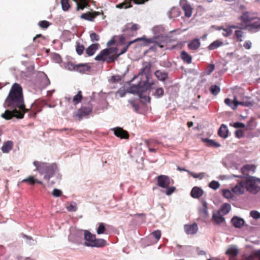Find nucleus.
I'll use <instances>...</instances> for the list:
<instances>
[{
	"mask_svg": "<svg viewBox=\"0 0 260 260\" xmlns=\"http://www.w3.org/2000/svg\"><path fill=\"white\" fill-rule=\"evenodd\" d=\"M4 106L7 110L2 114V117L6 120L13 117L23 118L24 114L27 112L28 109L25 108L22 88L19 84L15 83L12 85Z\"/></svg>",
	"mask_w": 260,
	"mask_h": 260,
	"instance_id": "1",
	"label": "nucleus"
},
{
	"mask_svg": "<svg viewBox=\"0 0 260 260\" xmlns=\"http://www.w3.org/2000/svg\"><path fill=\"white\" fill-rule=\"evenodd\" d=\"M141 40L144 41V45L154 43V46L151 47L153 49V48L156 49L157 47L160 48L166 47L168 42V38L167 36L160 35L151 39H146L144 37L137 38L133 41H129L120 52H118V49L115 47L104 49L95 56L94 59L96 61H102L103 62H107L108 63L113 62L121 55L127 51L128 47L131 44Z\"/></svg>",
	"mask_w": 260,
	"mask_h": 260,
	"instance_id": "2",
	"label": "nucleus"
},
{
	"mask_svg": "<svg viewBox=\"0 0 260 260\" xmlns=\"http://www.w3.org/2000/svg\"><path fill=\"white\" fill-rule=\"evenodd\" d=\"M152 63L150 61H143L142 68L138 75L135 76L132 81L135 79L139 77L140 81L137 84H132L129 88V92L132 93L138 94L140 98H142L144 92L150 90L152 85L154 84L153 81H150L151 78V69Z\"/></svg>",
	"mask_w": 260,
	"mask_h": 260,
	"instance_id": "3",
	"label": "nucleus"
},
{
	"mask_svg": "<svg viewBox=\"0 0 260 260\" xmlns=\"http://www.w3.org/2000/svg\"><path fill=\"white\" fill-rule=\"evenodd\" d=\"M33 164L40 174H44V178L48 181L53 176L55 171L57 169V166L55 164H48L38 161H34Z\"/></svg>",
	"mask_w": 260,
	"mask_h": 260,
	"instance_id": "4",
	"label": "nucleus"
},
{
	"mask_svg": "<svg viewBox=\"0 0 260 260\" xmlns=\"http://www.w3.org/2000/svg\"><path fill=\"white\" fill-rule=\"evenodd\" d=\"M85 245L88 247H102L106 245V241L102 239H96L95 235L85 231L84 232Z\"/></svg>",
	"mask_w": 260,
	"mask_h": 260,
	"instance_id": "5",
	"label": "nucleus"
},
{
	"mask_svg": "<svg viewBox=\"0 0 260 260\" xmlns=\"http://www.w3.org/2000/svg\"><path fill=\"white\" fill-rule=\"evenodd\" d=\"M260 183V179L249 176L244 181L245 187L247 191L252 193H256L260 190V187L257 184Z\"/></svg>",
	"mask_w": 260,
	"mask_h": 260,
	"instance_id": "6",
	"label": "nucleus"
},
{
	"mask_svg": "<svg viewBox=\"0 0 260 260\" xmlns=\"http://www.w3.org/2000/svg\"><path fill=\"white\" fill-rule=\"evenodd\" d=\"M92 108L91 106H82L77 112H75L73 117L76 120H81L84 117L88 116L92 112Z\"/></svg>",
	"mask_w": 260,
	"mask_h": 260,
	"instance_id": "7",
	"label": "nucleus"
},
{
	"mask_svg": "<svg viewBox=\"0 0 260 260\" xmlns=\"http://www.w3.org/2000/svg\"><path fill=\"white\" fill-rule=\"evenodd\" d=\"M157 184L161 188H168L171 184V178L166 175H160L157 177Z\"/></svg>",
	"mask_w": 260,
	"mask_h": 260,
	"instance_id": "8",
	"label": "nucleus"
},
{
	"mask_svg": "<svg viewBox=\"0 0 260 260\" xmlns=\"http://www.w3.org/2000/svg\"><path fill=\"white\" fill-rule=\"evenodd\" d=\"M180 5L187 17H190L192 15L193 8L186 0H181Z\"/></svg>",
	"mask_w": 260,
	"mask_h": 260,
	"instance_id": "9",
	"label": "nucleus"
},
{
	"mask_svg": "<svg viewBox=\"0 0 260 260\" xmlns=\"http://www.w3.org/2000/svg\"><path fill=\"white\" fill-rule=\"evenodd\" d=\"M102 15H104V13L102 11L101 12H98V11H93L92 12H87L85 13H83L81 16L80 18L81 19L93 22L94 20V19L98 16Z\"/></svg>",
	"mask_w": 260,
	"mask_h": 260,
	"instance_id": "10",
	"label": "nucleus"
},
{
	"mask_svg": "<svg viewBox=\"0 0 260 260\" xmlns=\"http://www.w3.org/2000/svg\"><path fill=\"white\" fill-rule=\"evenodd\" d=\"M252 105L253 103L250 101V98L249 97L246 96L243 99L242 101H238L237 100V98L235 96L234 107H233V110H236L239 105L245 107H249L252 106Z\"/></svg>",
	"mask_w": 260,
	"mask_h": 260,
	"instance_id": "11",
	"label": "nucleus"
},
{
	"mask_svg": "<svg viewBox=\"0 0 260 260\" xmlns=\"http://www.w3.org/2000/svg\"><path fill=\"white\" fill-rule=\"evenodd\" d=\"M212 220L214 224L219 225L224 222L225 218L220 211H215L212 214Z\"/></svg>",
	"mask_w": 260,
	"mask_h": 260,
	"instance_id": "12",
	"label": "nucleus"
},
{
	"mask_svg": "<svg viewBox=\"0 0 260 260\" xmlns=\"http://www.w3.org/2000/svg\"><path fill=\"white\" fill-rule=\"evenodd\" d=\"M112 131L114 132V135L121 139H127L129 138V135L127 131L124 130L122 128L117 127L113 128Z\"/></svg>",
	"mask_w": 260,
	"mask_h": 260,
	"instance_id": "13",
	"label": "nucleus"
},
{
	"mask_svg": "<svg viewBox=\"0 0 260 260\" xmlns=\"http://www.w3.org/2000/svg\"><path fill=\"white\" fill-rule=\"evenodd\" d=\"M245 188L244 180H242L232 188V191L236 194H242L244 192Z\"/></svg>",
	"mask_w": 260,
	"mask_h": 260,
	"instance_id": "14",
	"label": "nucleus"
},
{
	"mask_svg": "<svg viewBox=\"0 0 260 260\" xmlns=\"http://www.w3.org/2000/svg\"><path fill=\"white\" fill-rule=\"evenodd\" d=\"M236 29L233 36V40L236 42H242L244 36V32L242 30L243 28L240 27V28Z\"/></svg>",
	"mask_w": 260,
	"mask_h": 260,
	"instance_id": "15",
	"label": "nucleus"
},
{
	"mask_svg": "<svg viewBox=\"0 0 260 260\" xmlns=\"http://www.w3.org/2000/svg\"><path fill=\"white\" fill-rule=\"evenodd\" d=\"M201 202L202 204V207L200 208L199 209V214L201 217L206 218L208 216V204L204 200H202Z\"/></svg>",
	"mask_w": 260,
	"mask_h": 260,
	"instance_id": "16",
	"label": "nucleus"
},
{
	"mask_svg": "<svg viewBox=\"0 0 260 260\" xmlns=\"http://www.w3.org/2000/svg\"><path fill=\"white\" fill-rule=\"evenodd\" d=\"M255 18V16L253 15V14H252L250 13L249 12H244L242 16L240 17V20H241V21L244 23L246 24L252 20L254 19Z\"/></svg>",
	"mask_w": 260,
	"mask_h": 260,
	"instance_id": "17",
	"label": "nucleus"
},
{
	"mask_svg": "<svg viewBox=\"0 0 260 260\" xmlns=\"http://www.w3.org/2000/svg\"><path fill=\"white\" fill-rule=\"evenodd\" d=\"M76 3V10L77 11H79L80 10H83L85 8H87L89 6L88 5V0H73Z\"/></svg>",
	"mask_w": 260,
	"mask_h": 260,
	"instance_id": "18",
	"label": "nucleus"
},
{
	"mask_svg": "<svg viewBox=\"0 0 260 260\" xmlns=\"http://www.w3.org/2000/svg\"><path fill=\"white\" fill-rule=\"evenodd\" d=\"M233 225L236 228H241L244 224L245 221L243 218L237 216L233 217L231 219Z\"/></svg>",
	"mask_w": 260,
	"mask_h": 260,
	"instance_id": "19",
	"label": "nucleus"
},
{
	"mask_svg": "<svg viewBox=\"0 0 260 260\" xmlns=\"http://www.w3.org/2000/svg\"><path fill=\"white\" fill-rule=\"evenodd\" d=\"M198 230V225L196 223L184 225V230L187 234H194L197 232Z\"/></svg>",
	"mask_w": 260,
	"mask_h": 260,
	"instance_id": "20",
	"label": "nucleus"
},
{
	"mask_svg": "<svg viewBox=\"0 0 260 260\" xmlns=\"http://www.w3.org/2000/svg\"><path fill=\"white\" fill-rule=\"evenodd\" d=\"M90 70V67L87 63L77 64L76 71L84 74Z\"/></svg>",
	"mask_w": 260,
	"mask_h": 260,
	"instance_id": "21",
	"label": "nucleus"
},
{
	"mask_svg": "<svg viewBox=\"0 0 260 260\" xmlns=\"http://www.w3.org/2000/svg\"><path fill=\"white\" fill-rule=\"evenodd\" d=\"M203 194V190L198 186H194L192 188L190 194L193 198L198 199L201 197Z\"/></svg>",
	"mask_w": 260,
	"mask_h": 260,
	"instance_id": "22",
	"label": "nucleus"
},
{
	"mask_svg": "<svg viewBox=\"0 0 260 260\" xmlns=\"http://www.w3.org/2000/svg\"><path fill=\"white\" fill-rule=\"evenodd\" d=\"M154 75L158 80L161 81H165L168 78V73L159 70H156Z\"/></svg>",
	"mask_w": 260,
	"mask_h": 260,
	"instance_id": "23",
	"label": "nucleus"
},
{
	"mask_svg": "<svg viewBox=\"0 0 260 260\" xmlns=\"http://www.w3.org/2000/svg\"><path fill=\"white\" fill-rule=\"evenodd\" d=\"M201 46V43L199 39H194L189 42L188 48L190 50H196Z\"/></svg>",
	"mask_w": 260,
	"mask_h": 260,
	"instance_id": "24",
	"label": "nucleus"
},
{
	"mask_svg": "<svg viewBox=\"0 0 260 260\" xmlns=\"http://www.w3.org/2000/svg\"><path fill=\"white\" fill-rule=\"evenodd\" d=\"M13 145V142L10 140L4 142L2 147V151L3 153H9L12 149Z\"/></svg>",
	"mask_w": 260,
	"mask_h": 260,
	"instance_id": "25",
	"label": "nucleus"
},
{
	"mask_svg": "<svg viewBox=\"0 0 260 260\" xmlns=\"http://www.w3.org/2000/svg\"><path fill=\"white\" fill-rule=\"evenodd\" d=\"M99 44H92L90 45L85 50L86 53L89 56L93 55L98 49Z\"/></svg>",
	"mask_w": 260,
	"mask_h": 260,
	"instance_id": "26",
	"label": "nucleus"
},
{
	"mask_svg": "<svg viewBox=\"0 0 260 260\" xmlns=\"http://www.w3.org/2000/svg\"><path fill=\"white\" fill-rule=\"evenodd\" d=\"M202 141L206 143V145L208 147L217 148L220 147V144L215 141L209 139L208 138H203L202 139Z\"/></svg>",
	"mask_w": 260,
	"mask_h": 260,
	"instance_id": "27",
	"label": "nucleus"
},
{
	"mask_svg": "<svg viewBox=\"0 0 260 260\" xmlns=\"http://www.w3.org/2000/svg\"><path fill=\"white\" fill-rule=\"evenodd\" d=\"M229 131L227 126L224 124H221L218 131V135L223 138H226L228 136Z\"/></svg>",
	"mask_w": 260,
	"mask_h": 260,
	"instance_id": "28",
	"label": "nucleus"
},
{
	"mask_svg": "<svg viewBox=\"0 0 260 260\" xmlns=\"http://www.w3.org/2000/svg\"><path fill=\"white\" fill-rule=\"evenodd\" d=\"M180 58L184 62L189 64L192 61V57L185 51H181L180 53Z\"/></svg>",
	"mask_w": 260,
	"mask_h": 260,
	"instance_id": "29",
	"label": "nucleus"
},
{
	"mask_svg": "<svg viewBox=\"0 0 260 260\" xmlns=\"http://www.w3.org/2000/svg\"><path fill=\"white\" fill-rule=\"evenodd\" d=\"M134 0H124L122 3L116 5V8L119 9H127L132 7V2Z\"/></svg>",
	"mask_w": 260,
	"mask_h": 260,
	"instance_id": "30",
	"label": "nucleus"
},
{
	"mask_svg": "<svg viewBox=\"0 0 260 260\" xmlns=\"http://www.w3.org/2000/svg\"><path fill=\"white\" fill-rule=\"evenodd\" d=\"M240 28V26L236 25H229L227 28H222L223 30L225 32V34H223L224 37H230L233 33L232 29Z\"/></svg>",
	"mask_w": 260,
	"mask_h": 260,
	"instance_id": "31",
	"label": "nucleus"
},
{
	"mask_svg": "<svg viewBox=\"0 0 260 260\" xmlns=\"http://www.w3.org/2000/svg\"><path fill=\"white\" fill-rule=\"evenodd\" d=\"M256 166L254 165H246L242 167L241 171L243 174H245L250 171L254 172Z\"/></svg>",
	"mask_w": 260,
	"mask_h": 260,
	"instance_id": "32",
	"label": "nucleus"
},
{
	"mask_svg": "<svg viewBox=\"0 0 260 260\" xmlns=\"http://www.w3.org/2000/svg\"><path fill=\"white\" fill-rule=\"evenodd\" d=\"M231 205L228 203H224L222 205L220 209L219 210L220 213H222L223 215L228 214L231 210Z\"/></svg>",
	"mask_w": 260,
	"mask_h": 260,
	"instance_id": "33",
	"label": "nucleus"
},
{
	"mask_svg": "<svg viewBox=\"0 0 260 260\" xmlns=\"http://www.w3.org/2000/svg\"><path fill=\"white\" fill-rule=\"evenodd\" d=\"M82 98V91H78L77 94L73 97V102L75 105H77L81 102Z\"/></svg>",
	"mask_w": 260,
	"mask_h": 260,
	"instance_id": "34",
	"label": "nucleus"
},
{
	"mask_svg": "<svg viewBox=\"0 0 260 260\" xmlns=\"http://www.w3.org/2000/svg\"><path fill=\"white\" fill-rule=\"evenodd\" d=\"M77 64L73 62L69 61L65 63L64 68L70 71H76Z\"/></svg>",
	"mask_w": 260,
	"mask_h": 260,
	"instance_id": "35",
	"label": "nucleus"
},
{
	"mask_svg": "<svg viewBox=\"0 0 260 260\" xmlns=\"http://www.w3.org/2000/svg\"><path fill=\"white\" fill-rule=\"evenodd\" d=\"M223 44V42L219 40H216L212 42L208 47L209 50H214Z\"/></svg>",
	"mask_w": 260,
	"mask_h": 260,
	"instance_id": "36",
	"label": "nucleus"
},
{
	"mask_svg": "<svg viewBox=\"0 0 260 260\" xmlns=\"http://www.w3.org/2000/svg\"><path fill=\"white\" fill-rule=\"evenodd\" d=\"M145 143L147 146L155 147L158 145L160 144V143L156 140L151 139L146 140Z\"/></svg>",
	"mask_w": 260,
	"mask_h": 260,
	"instance_id": "37",
	"label": "nucleus"
},
{
	"mask_svg": "<svg viewBox=\"0 0 260 260\" xmlns=\"http://www.w3.org/2000/svg\"><path fill=\"white\" fill-rule=\"evenodd\" d=\"M42 110L41 108L36 103H34L31 105V111L34 112L33 117H36L37 113L40 112Z\"/></svg>",
	"mask_w": 260,
	"mask_h": 260,
	"instance_id": "38",
	"label": "nucleus"
},
{
	"mask_svg": "<svg viewBox=\"0 0 260 260\" xmlns=\"http://www.w3.org/2000/svg\"><path fill=\"white\" fill-rule=\"evenodd\" d=\"M238 253V250L235 247H231L228 249L226 252V254L232 256H236Z\"/></svg>",
	"mask_w": 260,
	"mask_h": 260,
	"instance_id": "39",
	"label": "nucleus"
},
{
	"mask_svg": "<svg viewBox=\"0 0 260 260\" xmlns=\"http://www.w3.org/2000/svg\"><path fill=\"white\" fill-rule=\"evenodd\" d=\"M61 5L62 9L64 11H68L71 7L69 0H61Z\"/></svg>",
	"mask_w": 260,
	"mask_h": 260,
	"instance_id": "40",
	"label": "nucleus"
},
{
	"mask_svg": "<svg viewBox=\"0 0 260 260\" xmlns=\"http://www.w3.org/2000/svg\"><path fill=\"white\" fill-rule=\"evenodd\" d=\"M188 174L193 177L194 178H198L202 179L205 177V173H200L198 174L195 173L193 172L188 171Z\"/></svg>",
	"mask_w": 260,
	"mask_h": 260,
	"instance_id": "41",
	"label": "nucleus"
},
{
	"mask_svg": "<svg viewBox=\"0 0 260 260\" xmlns=\"http://www.w3.org/2000/svg\"><path fill=\"white\" fill-rule=\"evenodd\" d=\"M210 92L214 95H216L220 90V87L216 85H212L210 88Z\"/></svg>",
	"mask_w": 260,
	"mask_h": 260,
	"instance_id": "42",
	"label": "nucleus"
},
{
	"mask_svg": "<svg viewBox=\"0 0 260 260\" xmlns=\"http://www.w3.org/2000/svg\"><path fill=\"white\" fill-rule=\"evenodd\" d=\"M84 50V47L83 45L80 44V43H77L76 46V51L78 55H82Z\"/></svg>",
	"mask_w": 260,
	"mask_h": 260,
	"instance_id": "43",
	"label": "nucleus"
},
{
	"mask_svg": "<svg viewBox=\"0 0 260 260\" xmlns=\"http://www.w3.org/2000/svg\"><path fill=\"white\" fill-rule=\"evenodd\" d=\"M233 192L229 189H223L222 194L226 199H232L234 197Z\"/></svg>",
	"mask_w": 260,
	"mask_h": 260,
	"instance_id": "44",
	"label": "nucleus"
},
{
	"mask_svg": "<svg viewBox=\"0 0 260 260\" xmlns=\"http://www.w3.org/2000/svg\"><path fill=\"white\" fill-rule=\"evenodd\" d=\"M164 93V90L162 88L159 87L156 89L153 95L157 98L161 97Z\"/></svg>",
	"mask_w": 260,
	"mask_h": 260,
	"instance_id": "45",
	"label": "nucleus"
},
{
	"mask_svg": "<svg viewBox=\"0 0 260 260\" xmlns=\"http://www.w3.org/2000/svg\"><path fill=\"white\" fill-rule=\"evenodd\" d=\"M106 231V228L103 223H100L97 229L96 232L99 235L104 234Z\"/></svg>",
	"mask_w": 260,
	"mask_h": 260,
	"instance_id": "46",
	"label": "nucleus"
},
{
	"mask_svg": "<svg viewBox=\"0 0 260 260\" xmlns=\"http://www.w3.org/2000/svg\"><path fill=\"white\" fill-rule=\"evenodd\" d=\"M22 182H27L29 184L34 185L36 183V179L33 176H29L28 178L23 179Z\"/></svg>",
	"mask_w": 260,
	"mask_h": 260,
	"instance_id": "47",
	"label": "nucleus"
},
{
	"mask_svg": "<svg viewBox=\"0 0 260 260\" xmlns=\"http://www.w3.org/2000/svg\"><path fill=\"white\" fill-rule=\"evenodd\" d=\"M209 186L210 188L216 190L219 187L220 184H219V182L217 181H212L209 183Z\"/></svg>",
	"mask_w": 260,
	"mask_h": 260,
	"instance_id": "48",
	"label": "nucleus"
},
{
	"mask_svg": "<svg viewBox=\"0 0 260 260\" xmlns=\"http://www.w3.org/2000/svg\"><path fill=\"white\" fill-rule=\"evenodd\" d=\"M39 25L42 28L45 29L47 28L50 25V23L48 21L46 20L41 21L38 23Z\"/></svg>",
	"mask_w": 260,
	"mask_h": 260,
	"instance_id": "49",
	"label": "nucleus"
},
{
	"mask_svg": "<svg viewBox=\"0 0 260 260\" xmlns=\"http://www.w3.org/2000/svg\"><path fill=\"white\" fill-rule=\"evenodd\" d=\"M250 215L253 219H257L260 218V213L256 210H253V211H250Z\"/></svg>",
	"mask_w": 260,
	"mask_h": 260,
	"instance_id": "50",
	"label": "nucleus"
},
{
	"mask_svg": "<svg viewBox=\"0 0 260 260\" xmlns=\"http://www.w3.org/2000/svg\"><path fill=\"white\" fill-rule=\"evenodd\" d=\"M151 234L157 240H158L160 238L161 235V231L160 230L153 231Z\"/></svg>",
	"mask_w": 260,
	"mask_h": 260,
	"instance_id": "51",
	"label": "nucleus"
},
{
	"mask_svg": "<svg viewBox=\"0 0 260 260\" xmlns=\"http://www.w3.org/2000/svg\"><path fill=\"white\" fill-rule=\"evenodd\" d=\"M62 191L58 189L55 188L52 190V194L54 197H59L62 195Z\"/></svg>",
	"mask_w": 260,
	"mask_h": 260,
	"instance_id": "52",
	"label": "nucleus"
},
{
	"mask_svg": "<svg viewBox=\"0 0 260 260\" xmlns=\"http://www.w3.org/2000/svg\"><path fill=\"white\" fill-rule=\"evenodd\" d=\"M90 37L92 42L98 41L100 40V36L95 32L91 33Z\"/></svg>",
	"mask_w": 260,
	"mask_h": 260,
	"instance_id": "53",
	"label": "nucleus"
},
{
	"mask_svg": "<svg viewBox=\"0 0 260 260\" xmlns=\"http://www.w3.org/2000/svg\"><path fill=\"white\" fill-rule=\"evenodd\" d=\"M166 188L167 189L166 190V194L167 196L171 195L172 193H173L175 191V190L176 189V188L174 186H171V187L168 186V188Z\"/></svg>",
	"mask_w": 260,
	"mask_h": 260,
	"instance_id": "54",
	"label": "nucleus"
},
{
	"mask_svg": "<svg viewBox=\"0 0 260 260\" xmlns=\"http://www.w3.org/2000/svg\"><path fill=\"white\" fill-rule=\"evenodd\" d=\"M128 103L131 105V106L135 109L136 111H138L139 110V106L137 103L134 100H131L128 101Z\"/></svg>",
	"mask_w": 260,
	"mask_h": 260,
	"instance_id": "55",
	"label": "nucleus"
},
{
	"mask_svg": "<svg viewBox=\"0 0 260 260\" xmlns=\"http://www.w3.org/2000/svg\"><path fill=\"white\" fill-rule=\"evenodd\" d=\"M224 103L233 109L234 107V100L232 101L230 99L226 98L224 100Z\"/></svg>",
	"mask_w": 260,
	"mask_h": 260,
	"instance_id": "56",
	"label": "nucleus"
},
{
	"mask_svg": "<svg viewBox=\"0 0 260 260\" xmlns=\"http://www.w3.org/2000/svg\"><path fill=\"white\" fill-rule=\"evenodd\" d=\"M243 46L246 49H250L252 46V43L250 41L247 40L244 43Z\"/></svg>",
	"mask_w": 260,
	"mask_h": 260,
	"instance_id": "57",
	"label": "nucleus"
},
{
	"mask_svg": "<svg viewBox=\"0 0 260 260\" xmlns=\"http://www.w3.org/2000/svg\"><path fill=\"white\" fill-rule=\"evenodd\" d=\"M249 26L253 28L260 29V20H258L257 21L251 23V24L249 25Z\"/></svg>",
	"mask_w": 260,
	"mask_h": 260,
	"instance_id": "58",
	"label": "nucleus"
},
{
	"mask_svg": "<svg viewBox=\"0 0 260 260\" xmlns=\"http://www.w3.org/2000/svg\"><path fill=\"white\" fill-rule=\"evenodd\" d=\"M235 135L238 138H242L244 136L243 131L241 129L237 130L235 132Z\"/></svg>",
	"mask_w": 260,
	"mask_h": 260,
	"instance_id": "59",
	"label": "nucleus"
},
{
	"mask_svg": "<svg viewBox=\"0 0 260 260\" xmlns=\"http://www.w3.org/2000/svg\"><path fill=\"white\" fill-rule=\"evenodd\" d=\"M234 126L236 128H244L245 124L242 122H236L234 123Z\"/></svg>",
	"mask_w": 260,
	"mask_h": 260,
	"instance_id": "60",
	"label": "nucleus"
},
{
	"mask_svg": "<svg viewBox=\"0 0 260 260\" xmlns=\"http://www.w3.org/2000/svg\"><path fill=\"white\" fill-rule=\"evenodd\" d=\"M22 236L23 238L26 239V240L28 241L27 243L29 244H31L32 242H34V240L32 237H29L25 234H22Z\"/></svg>",
	"mask_w": 260,
	"mask_h": 260,
	"instance_id": "61",
	"label": "nucleus"
},
{
	"mask_svg": "<svg viewBox=\"0 0 260 260\" xmlns=\"http://www.w3.org/2000/svg\"><path fill=\"white\" fill-rule=\"evenodd\" d=\"M252 254L260 260V249L253 251Z\"/></svg>",
	"mask_w": 260,
	"mask_h": 260,
	"instance_id": "62",
	"label": "nucleus"
},
{
	"mask_svg": "<svg viewBox=\"0 0 260 260\" xmlns=\"http://www.w3.org/2000/svg\"><path fill=\"white\" fill-rule=\"evenodd\" d=\"M77 208L76 207V206L73 205H70L68 207V210L69 211H75L76 210Z\"/></svg>",
	"mask_w": 260,
	"mask_h": 260,
	"instance_id": "63",
	"label": "nucleus"
},
{
	"mask_svg": "<svg viewBox=\"0 0 260 260\" xmlns=\"http://www.w3.org/2000/svg\"><path fill=\"white\" fill-rule=\"evenodd\" d=\"M139 25L137 24H134L132 25L131 29L133 31H136L139 29Z\"/></svg>",
	"mask_w": 260,
	"mask_h": 260,
	"instance_id": "64",
	"label": "nucleus"
}]
</instances>
